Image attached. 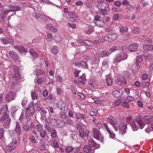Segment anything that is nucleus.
Masks as SVG:
<instances>
[{
	"label": "nucleus",
	"mask_w": 153,
	"mask_h": 153,
	"mask_svg": "<svg viewBox=\"0 0 153 153\" xmlns=\"http://www.w3.org/2000/svg\"><path fill=\"white\" fill-rule=\"evenodd\" d=\"M93 132L94 138L101 142L103 141V137L99 130L96 128H93Z\"/></svg>",
	"instance_id": "nucleus-1"
},
{
	"label": "nucleus",
	"mask_w": 153,
	"mask_h": 153,
	"mask_svg": "<svg viewBox=\"0 0 153 153\" xmlns=\"http://www.w3.org/2000/svg\"><path fill=\"white\" fill-rule=\"evenodd\" d=\"M127 124L126 122H122L119 124V129L120 133L124 134L126 132Z\"/></svg>",
	"instance_id": "nucleus-2"
},
{
	"label": "nucleus",
	"mask_w": 153,
	"mask_h": 153,
	"mask_svg": "<svg viewBox=\"0 0 153 153\" xmlns=\"http://www.w3.org/2000/svg\"><path fill=\"white\" fill-rule=\"evenodd\" d=\"M95 23L96 25L99 27H102L105 25V23L101 18L100 16L97 15L94 16Z\"/></svg>",
	"instance_id": "nucleus-3"
},
{
	"label": "nucleus",
	"mask_w": 153,
	"mask_h": 153,
	"mask_svg": "<svg viewBox=\"0 0 153 153\" xmlns=\"http://www.w3.org/2000/svg\"><path fill=\"white\" fill-rule=\"evenodd\" d=\"M108 121L111 125H115L118 123L117 119L112 116H110L107 118Z\"/></svg>",
	"instance_id": "nucleus-4"
},
{
	"label": "nucleus",
	"mask_w": 153,
	"mask_h": 153,
	"mask_svg": "<svg viewBox=\"0 0 153 153\" xmlns=\"http://www.w3.org/2000/svg\"><path fill=\"white\" fill-rule=\"evenodd\" d=\"M138 47V45L137 44L133 43L128 46V49L131 52H135L137 50Z\"/></svg>",
	"instance_id": "nucleus-5"
},
{
	"label": "nucleus",
	"mask_w": 153,
	"mask_h": 153,
	"mask_svg": "<svg viewBox=\"0 0 153 153\" xmlns=\"http://www.w3.org/2000/svg\"><path fill=\"white\" fill-rule=\"evenodd\" d=\"M98 7L99 9L101 10H110L109 5L105 2L102 3V4H100Z\"/></svg>",
	"instance_id": "nucleus-6"
},
{
	"label": "nucleus",
	"mask_w": 153,
	"mask_h": 153,
	"mask_svg": "<svg viewBox=\"0 0 153 153\" xmlns=\"http://www.w3.org/2000/svg\"><path fill=\"white\" fill-rule=\"evenodd\" d=\"M14 93L13 92H10L8 93L6 96L5 100L6 101L9 102L11 100H13Z\"/></svg>",
	"instance_id": "nucleus-7"
},
{
	"label": "nucleus",
	"mask_w": 153,
	"mask_h": 153,
	"mask_svg": "<svg viewBox=\"0 0 153 153\" xmlns=\"http://www.w3.org/2000/svg\"><path fill=\"white\" fill-rule=\"evenodd\" d=\"M88 143L89 145L92 147H96L97 148H99L100 145L99 144H97L94 140L93 138H90L88 140Z\"/></svg>",
	"instance_id": "nucleus-8"
},
{
	"label": "nucleus",
	"mask_w": 153,
	"mask_h": 153,
	"mask_svg": "<svg viewBox=\"0 0 153 153\" xmlns=\"http://www.w3.org/2000/svg\"><path fill=\"white\" fill-rule=\"evenodd\" d=\"M9 54L10 56L16 62L18 60V56L17 53L13 51H10Z\"/></svg>",
	"instance_id": "nucleus-9"
},
{
	"label": "nucleus",
	"mask_w": 153,
	"mask_h": 153,
	"mask_svg": "<svg viewBox=\"0 0 153 153\" xmlns=\"http://www.w3.org/2000/svg\"><path fill=\"white\" fill-rule=\"evenodd\" d=\"M15 131L17 135L19 136L21 134L22 131L21 129L20 126L18 122H16Z\"/></svg>",
	"instance_id": "nucleus-10"
},
{
	"label": "nucleus",
	"mask_w": 153,
	"mask_h": 153,
	"mask_svg": "<svg viewBox=\"0 0 153 153\" xmlns=\"http://www.w3.org/2000/svg\"><path fill=\"white\" fill-rule=\"evenodd\" d=\"M136 120L137 121V123L139 125L140 128V129L143 128L145 126V123L142 120L140 115L137 116V119H136Z\"/></svg>",
	"instance_id": "nucleus-11"
},
{
	"label": "nucleus",
	"mask_w": 153,
	"mask_h": 153,
	"mask_svg": "<svg viewBox=\"0 0 153 153\" xmlns=\"http://www.w3.org/2000/svg\"><path fill=\"white\" fill-rule=\"evenodd\" d=\"M13 47L15 49L18 50L21 53H26L27 50L25 48L22 46L19 45H15Z\"/></svg>",
	"instance_id": "nucleus-12"
},
{
	"label": "nucleus",
	"mask_w": 153,
	"mask_h": 153,
	"mask_svg": "<svg viewBox=\"0 0 153 153\" xmlns=\"http://www.w3.org/2000/svg\"><path fill=\"white\" fill-rule=\"evenodd\" d=\"M27 113L31 116H32L35 111L33 106H29L27 108Z\"/></svg>",
	"instance_id": "nucleus-13"
},
{
	"label": "nucleus",
	"mask_w": 153,
	"mask_h": 153,
	"mask_svg": "<svg viewBox=\"0 0 153 153\" xmlns=\"http://www.w3.org/2000/svg\"><path fill=\"white\" fill-rule=\"evenodd\" d=\"M1 40L5 45L8 44H12L13 43V40L11 39L10 38H1Z\"/></svg>",
	"instance_id": "nucleus-14"
},
{
	"label": "nucleus",
	"mask_w": 153,
	"mask_h": 153,
	"mask_svg": "<svg viewBox=\"0 0 153 153\" xmlns=\"http://www.w3.org/2000/svg\"><path fill=\"white\" fill-rule=\"evenodd\" d=\"M83 150L84 152L87 153H94V150L91 149L89 146L86 145L84 147Z\"/></svg>",
	"instance_id": "nucleus-15"
},
{
	"label": "nucleus",
	"mask_w": 153,
	"mask_h": 153,
	"mask_svg": "<svg viewBox=\"0 0 153 153\" xmlns=\"http://www.w3.org/2000/svg\"><path fill=\"white\" fill-rule=\"evenodd\" d=\"M143 48L144 50L146 51H149L152 50L153 46L151 44H144Z\"/></svg>",
	"instance_id": "nucleus-16"
},
{
	"label": "nucleus",
	"mask_w": 153,
	"mask_h": 153,
	"mask_svg": "<svg viewBox=\"0 0 153 153\" xmlns=\"http://www.w3.org/2000/svg\"><path fill=\"white\" fill-rule=\"evenodd\" d=\"M46 27L47 29H50L53 32H56L57 31V28L50 24H46Z\"/></svg>",
	"instance_id": "nucleus-17"
},
{
	"label": "nucleus",
	"mask_w": 153,
	"mask_h": 153,
	"mask_svg": "<svg viewBox=\"0 0 153 153\" xmlns=\"http://www.w3.org/2000/svg\"><path fill=\"white\" fill-rule=\"evenodd\" d=\"M117 83L120 85H123L124 84H127L126 80V79L123 77H121L118 80Z\"/></svg>",
	"instance_id": "nucleus-18"
},
{
	"label": "nucleus",
	"mask_w": 153,
	"mask_h": 153,
	"mask_svg": "<svg viewBox=\"0 0 153 153\" xmlns=\"http://www.w3.org/2000/svg\"><path fill=\"white\" fill-rule=\"evenodd\" d=\"M16 146L14 145L9 144L8 145L6 146V149L8 152L13 151L15 148Z\"/></svg>",
	"instance_id": "nucleus-19"
},
{
	"label": "nucleus",
	"mask_w": 153,
	"mask_h": 153,
	"mask_svg": "<svg viewBox=\"0 0 153 153\" xmlns=\"http://www.w3.org/2000/svg\"><path fill=\"white\" fill-rule=\"evenodd\" d=\"M11 121V119L10 118H8L7 119L4 121L3 125V126L5 128H9L10 127Z\"/></svg>",
	"instance_id": "nucleus-20"
},
{
	"label": "nucleus",
	"mask_w": 153,
	"mask_h": 153,
	"mask_svg": "<svg viewBox=\"0 0 153 153\" xmlns=\"http://www.w3.org/2000/svg\"><path fill=\"white\" fill-rule=\"evenodd\" d=\"M36 107L38 110L41 111L40 113L43 116L46 115V114L47 113V112L43 108L39 106H37Z\"/></svg>",
	"instance_id": "nucleus-21"
},
{
	"label": "nucleus",
	"mask_w": 153,
	"mask_h": 153,
	"mask_svg": "<svg viewBox=\"0 0 153 153\" xmlns=\"http://www.w3.org/2000/svg\"><path fill=\"white\" fill-rule=\"evenodd\" d=\"M22 127L23 129L26 131H29V132H30L29 131L30 129V126L26 123H23Z\"/></svg>",
	"instance_id": "nucleus-22"
},
{
	"label": "nucleus",
	"mask_w": 153,
	"mask_h": 153,
	"mask_svg": "<svg viewBox=\"0 0 153 153\" xmlns=\"http://www.w3.org/2000/svg\"><path fill=\"white\" fill-rule=\"evenodd\" d=\"M86 80L85 75L83 74L78 78V81L83 84H85V82Z\"/></svg>",
	"instance_id": "nucleus-23"
},
{
	"label": "nucleus",
	"mask_w": 153,
	"mask_h": 153,
	"mask_svg": "<svg viewBox=\"0 0 153 153\" xmlns=\"http://www.w3.org/2000/svg\"><path fill=\"white\" fill-rule=\"evenodd\" d=\"M77 42L78 43L80 44V45L83 44L86 45H88V43L89 42L88 40H83L81 39H79L77 40Z\"/></svg>",
	"instance_id": "nucleus-24"
},
{
	"label": "nucleus",
	"mask_w": 153,
	"mask_h": 153,
	"mask_svg": "<svg viewBox=\"0 0 153 153\" xmlns=\"http://www.w3.org/2000/svg\"><path fill=\"white\" fill-rule=\"evenodd\" d=\"M120 32L121 34L128 31V29L126 26H120Z\"/></svg>",
	"instance_id": "nucleus-25"
},
{
	"label": "nucleus",
	"mask_w": 153,
	"mask_h": 153,
	"mask_svg": "<svg viewBox=\"0 0 153 153\" xmlns=\"http://www.w3.org/2000/svg\"><path fill=\"white\" fill-rule=\"evenodd\" d=\"M151 116L150 115H145L143 116V119L144 121L147 123H149L151 121Z\"/></svg>",
	"instance_id": "nucleus-26"
},
{
	"label": "nucleus",
	"mask_w": 153,
	"mask_h": 153,
	"mask_svg": "<svg viewBox=\"0 0 153 153\" xmlns=\"http://www.w3.org/2000/svg\"><path fill=\"white\" fill-rule=\"evenodd\" d=\"M70 20L74 22L76 20V18L78 17L77 16L75 15L73 13H71L69 15Z\"/></svg>",
	"instance_id": "nucleus-27"
},
{
	"label": "nucleus",
	"mask_w": 153,
	"mask_h": 153,
	"mask_svg": "<svg viewBox=\"0 0 153 153\" xmlns=\"http://www.w3.org/2000/svg\"><path fill=\"white\" fill-rule=\"evenodd\" d=\"M8 118H10L8 116L7 113L4 112L2 117L0 119V121L1 123L3 122V121H5Z\"/></svg>",
	"instance_id": "nucleus-28"
},
{
	"label": "nucleus",
	"mask_w": 153,
	"mask_h": 153,
	"mask_svg": "<svg viewBox=\"0 0 153 153\" xmlns=\"http://www.w3.org/2000/svg\"><path fill=\"white\" fill-rule=\"evenodd\" d=\"M10 10V9H7V10H6V9H3L2 12L1 13L3 15L2 18L3 19H4V18L7 15L8 13L9 12H11V11Z\"/></svg>",
	"instance_id": "nucleus-29"
},
{
	"label": "nucleus",
	"mask_w": 153,
	"mask_h": 153,
	"mask_svg": "<svg viewBox=\"0 0 153 153\" xmlns=\"http://www.w3.org/2000/svg\"><path fill=\"white\" fill-rule=\"evenodd\" d=\"M120 46H113L109 48V50L111 52H114L117 50H120Z\"/></svg>",
	"instance_id": "nucleus-30"
},
{
	"label": "nucleus",
	"mask_w": 153,
	"mask_h": 153,
	"mask_svg": "<svg viewBox=\"0 0 153 153\" xmlns=\"http://www.w3.org/2000/svg\"><path fill=\"white\" fill-rule=\"evenodd\" d=\"M29 52L34 58H37L39 56L36 52L32 49H31L29 50Z\"/></svg>",
	"instance_id": "nucleus-31"
},
{
	"label": "nucleus",
	"mask_w": 153,
	"mask_h": 153,
	"mask_svg": "<svg viewBox=\"0 0 153 153\" xmlns=\"http://www.w3.org/2000/svg\"><path fill=\"white\" fill-rule=\"evenodd\" d=\"M107 84L108 86H111L112 84V79L107 75V77L106 79Z\"/></svg>",
	"instance_id": "nucleus-32"
},
{
	"label": "nucleus",
	"mask_w": 153,
	"mask_h": 153,
	"mask_svg": "<svg viewBox=\"0 0 153 153\" xmlns=\"http://www.w3.org/2000/svg\"><path fill=\"white\" fill-rule=\"evenodd\" d=\"M121 60H122V56L120 55H117L114 58V62L116 64L120 62Z\"/></svg>",
	"instance_id": "nucleus-33"
},
{
	"label": "nucleus",
	"mask_w": 153,
	"mask_h": 153,
	"mask_svg": "<svg viewBox=\"0 0 153 153\" xmlns=\"http://www.w3.org/2000/svg\"><path fill=\"white\" fill-rule=\"evenodd\" d=\"M107 37L112 40H114L117 38L116 35L114 34H109L107 36Z\"/></svg>",
	"instance_id": "nucleus-34"
},
{
	"label": "nucleus",
	"mask_w": 153,
	"mask_h": 153,
	"mask_svg": "<svg viewBox=\"0 0 153 153\" xmlns=\"http://www.w3.org/2000/svg\"><path fill=\"white\" fill-rule=\"evenodd\" d=\"M58 48L57 46H53L51 50L52 53L54 55L57 54L58 52Z\"/></svg>",
	"instance_id": "nucleus-35"
},
{
	"label": "nucleus",
	"mask_w": 153,
	"mask_h": 153,
	"mask_svg": "<svg viewBox=\"0 0 153 153\" xmlns=\"http://www.w3.org/2000/svg\"><path fill=\"white\" fill-rule=\"evenodd\" d=\"M13 71L16 76H19L18 69L16 66L15 65H13Z\"/></svg>",
	"instance_id": "nucleus-36"
},
{
	"label": "nucleus",
	"mask_w": 153,
	"mask_h": 153,
	"mask_svg": "<svg viewBox=\"0 0 153 153\" xmlns=\"http://www.w3.org/2000/svg\"><path fill=\"white\" fill-rule=\"evenodd\" d=\"M74 150L73 148L69 146L66 147L65 149V151L67 153H71Z\"/></svg>",
	"instance_id": "nucleus-37"
},
{
	"label": "nucleus",
	"mask_w": 153,
	"mask_h": 153,
	"mask_svg": "<svg viewBox=\"0 0 153 153\" xmlns=\"http://www.w3.org/2000/svg\"><path fill=\"white\" fill-rule=\"evenodd\" d=\"M135 121L134 120H133L132 123L131 124V127L133 130L135 131L137 130L138 127L137 126L136 124H135Z\"/></svg>",
	"instance_id": "nucleus-38"
},
{
	"label": "nucleus",
	"mask_w": 153,
	"mask_h": 153,
	"mask_svg": "<svg viewBox=\"0 0 153 153\" xmlns=\"http://www.w3.org/2000/svg\"><path fill=\"white\" fill-rule=\"evenodd\" d=\"M126 9L129 11L133 10L134 7V6L129 4L128 5L126 6Z\"/></svg>",
	"instance_id": "nucleus-39"
},
{
	"label": "nucleus",
	"mask_w": 153,
	"mask_h": 153,
	"mask_svg": "<svg viewBox=\"0 0 153 153\" xmlns=\"http://www.w3.org/2000/svg\"><path fill=\"white\" fill-rule=\"evenodd\" d=\"M45 128L46 130L48 132H50L51 130V128L49 124L48 123H45Z\"/></svg>",
	"instance_id": "nucleus-40"
},
{
	"label": "nucleus",
	"mask_w": 153,
	"mask_h": 153,
	"mask_svg": "<svg viewBox=\"0 0 153 153\" xmlns=\"http://www.w3.org/2000/svg\"><path fill=\"white\" fill-rule=\"evenodd\" d=\"M113 95L115 97H117L120 95V92L118 90H115L112 93Z\"/></svg>",
	"instance_id": "nucleus-41"
},
{
	"label": "nucleus",
	"mask_w": 153,
	"mask_h": 153,
	"mask_svg": "<svg viewBox=\"0 0 153 153\" xmlns=\"http://www.w3.org/2000/svg\"><path fill=\"white\" fill-rule=\"evenodd\" d=\"M80 63L81 64V68H88L87 62L83 61L80 62Z\"/></svg>",
	"instance_id": "nucleus-42"
},
{
	"label": "nucleus",
	"mask_w": 153,
	"mask_h": 153,
	"mask_svg": "<svg viewBox=\"0 0 153 153\" xmlns=\"http://www.w3.org/2000/svg\"><path fill=\"white\" fill-rule=\"evenodd\" d=\"M21 7L18 6H14L13 9H10L11 12H15L19 10H20Z\"/></svg>",
	"instance_id": "nucleus-43"
},
{
	"label": "nucleus",
	"mask_w": 153,
	"mask_h": 153,
	"mask_svg": "<svg viewBox=\"0 0 153 153\" xmlns=\"http://www.w3.org/2000/svg\"><path fill=\"white\" fill-rule=\"evenodd\" d=\"M79 132L80 136L82 137H83L84 136V132L83 129L82 128H79Z\"/></svg>",
	"instance_id": "nucleus-44"
},
{
	"label": "nucleus",
	"mask_w": 153,
	"mask_h": 153,
	"mask_svg": "<svg viewBox=\"0 0 153 153\" xmlns=\"http://www.w3.org/2000/svg\"><path fill=\"white\" fill-rule=\"evenodd\" d=\"M42 129L43 128L41 125L39 124L37 125L35 127V129L39 132L41 131Z\"/></svg>",
	"instance_id": "nucleus-45"
},
{
	"label": "nucleus",
	"mask_w": 153,
	"mask_h": 153,
	"mask_svg": "<svg viewBox=\"0 0 153 153\" xmlns=\"http://www.w3.org/2000/svg\"><path fill=\"white\" fill-rule=\"evenodd\" d=\"M57 132L56 130L53 129L51 130V136L53 138H55L57 136Z\"/></svg>",
	"instance_id": "nucleus-46"
},
{
	"label": "nucleus",
	"mask_w": 153,
	"mask_h": 153,
	"mask_svg": "<svg viewBox=\"0 0 153 153\" xmlns=\"http://www.w3.org/2000/svg\"><path fill=\"white\" fill-rule=\"evenodd\" d=\"M122 105L124 108H128L129 107V105L128 102L126 101L125 100L124 102L121 104Z\"/></svg>",
	"instance_id": "nucleus-47"
},
{
	"label": "nucleus",
	"mask_w": 153,
	"mask_h": 153,
	"mask_svg": "<svg viewBox=\"0 0 153 153\" xmlns=\"http://www.w3.org/2000/svg\"><path fill=\"white\" fill-rule=\"evenodd\" d=\"M103 126L105 128V129L106 131H107L108 133L109 134L111 131H110V129H109L107 124L106 123H103Z\"/></svg>",
	"instance_id": "nucleus-48"
},
{
	"label": "nucleus",
	"mask_w": 153,
	"mask_h": 153,
	"mask_svg": "<svg viewBox=\"0 0 153 153\" xmlns=\"http://www.w3.org/2000/svg\"><path fill=\"white\" fill-rule=\"evenodd\" d=\"M39 132L40 136L43 138H44L46 136L47 134L46 131L44 130L42 131H40Z\"/></svg>",
	"instance_id": "nucleus-49"
},
{
	"label": "nucleus",
	"mask_w": 153,
	"mask_h": 153,
	"mask_svg": "<svg viewBox=\"0 0 153 153\" xmlns=\"http://www.w3.org/2000/svg\"><path fill=\"white\" fill-rule=\"evenodd\" d=\"M45 73V72L43 70H41L38 69L37 70L36 74L37 75H44Z\"/></svg>",
	"instance_id": "nucleus-50"
},
{
	"label": "nucleus",
	"mask_w": 153,
	"mask_h": 153,
	"mask_svg": "<svg viewBox=\"0 0 153 153\" xmlns=\"http://www.w3.org/2000/svg\"><path fill=\"white\" fill-rule=\"evenodd\" d=\"M64 123L68 125H72L73 124V121L71 120L68 119L64 122Z\"/></svg>",
	"instance_id": "nucleus-51"
},
{
	"label": "nucleus",
	"mask_w": 153,
	"mask_h": 153,
	"mask_svg": "<svg viewBox=\"0 0 153 153\" xmlns=\"http://www.w3.org/2000/svg\"><path fill=\"white\" fill-rule=\"evenodd\" d=\"M60 109L62 111H66L67 110V107H65V105L64 103H63Z\"/></svg>",
	"instance_id": "nucleus-52"
},
{
	"label": "nucleus",
	"mask_w": 153,
	"mask_h": 153,
	"mask_svg": "<svg viewBox=\"0 0 153 153\" xmlns=\"http://www.w3.org/2000/svg\"><path fill=\"white\" fill-rule=\"evenodd\" d=\"M31 97L33 100H36L37 99L38 96L37 94L33 92L31 93Z\"/></svg>",
	"instance_id": "nucleus-53"
},
{
	"label": "nucleus",
	"mask_w": 153,
	"mask_h": 153,
	"mask_svg": "<svg viewBox=\"0 0 153 153\" xmlns=\"http://www.w3.org/2000/svg\"><path fill=\"white\" fill-rule=\"evenodd\" d=\"M140 5L138 4L135 6V10L136 12L138 13L140 12Z\"/></svg>",
	"instance_id": "nucleus-54"
},
{
	"label": "nucleus",
	"mask_w": 153,
	"mask_h": 153,
	"mask_svg": "<svg viewBox=\"0 0 153 153\" xmlns=\"http://www.w3.org/2000/svg\"><path fill=\"white\" fill-rule=\"evenodd\" d=\"M29 138L30 139L32 143H36V140L34 136L33 135H31L30 136Z\"/></svg>",
	"instance_id": "nucleus-55"
},
{
	"label": "nucleus",
	"mask_w": 153,
	"mask_h": 153,
	"mask_svg": "<svg viewBox=\"0 0 153 153\" xmlns=\"http://www.w3.org/2000/svg\"><path fill=\"white\" fill-rule=\"evenodd\" d=\"M85 118V117L84 115L80 113L78 114V115L76 117V118L77 119H79L80 118H82V119H84Z\"/></svg>",
	"instance_id": "nucleus-56"
},
{
	"label": "nucleus",
	"mask_w": 153,
	"mask_h": 153,
	"mask_svg": "<svg viewBox=\"0 0 153 153\" xmlns=\"http://www.w3.org/2000/svg\"><path fill=\"white\" fill-rule=\"evenodd\" d=\"M134 100V98L132 97L129 96L126 99V101H127L128 103L129 102L133 100Z\"/></svg>",
	"instance_id": "nucleus-57"
},
{
	"label": "nucleus",
	"mask_w": 153,
	"mask_h": 153,
	"mask_svg": "<svg viewBox=\"0 0 153 153\" xmlns=\"http://www.w3.org/2000/svg\"><path fill=\"white\" fill-rule=\"evenodd\" d=\"M122 100L120 98L119 99H118L116 101H115V102H114V105H119L120 103L122 102Z\"/></svg>",
	"instance_id": "nucleus-58"
},
{
	"label": "nucleus",
	"mask_w": 153,
	"mask_h": 153,
	"mask_svg": "<svg viewBox=\"0 0 153 153\" xmlns=\"http://www.w3.org/2000/svg\"><path fill=\"white\" fill-rule=\"evenodd\" d=\"M112 10L113 11L117 12H120L121 11V10L119 8H117L115 7H112Z\"/></svg>",
	"instance_id": "nucleus-59"
},
{
	"label": "nucleus",
	"mask_w": 153,
	"mask_h": 153,
	"mask_svg": "<svg viewBox=\"0 0 153 153\" xmlns=\"http://www.w3.org/2000/svg\"><path fill=\"white\" fill-rule=\"evenodd\" d=\"M42 18L43 19H44L45 20H47L48 19L52 21V20H54V21H55L54 19H51L50 17H49V16H42Z\"/></svg>",
	"instance_id": "nucleus-60"
},
{
	"label": "nucleus",
	"mask_w": 153,
	"mask_h": 153,
	"mask_svg": "<svg viewBox=\"0 0 153 153\" xmlns=\"http://www.w3.org/2000/svg\"><path fill=\"white\" fill-rule=\"evenodd\" d=\"M148 78V75L146 74H143L142 76V79L143 80H147Z\"/></svg>",
	"instance_id": "nucleus-61"
},
{
	"label": "nucleus",
	"mask_w": 153,
	"mask_h": 153,
	"mask_svg": "<svg viewBox=\"0 0 153 153\" xmlns=\"http://www.w3.org/2000/svg\"><path fill=\"white\" fill-rule=\"evenodd\" d=\"M4 130L3 128H0V138H2L4 136Z\"/></svg>",
	"instance_id": "nucleus-62"
},
{
	"label": "nucleus",
	"mask_w": 153,
	"mask_h": 153,
	"mask_svg": "<svg viewBox=\"0 0 153 153\" xmlns=\"http://www.w3.org/2000/svg\"><path fill=\"white\" fill-rule=\"evenodd\" d=\"M121 2L120 1H117L114 2V5L117 7H120L121 5Z\"/></svg>",
	"instance_id": "nucleus-63"
},
{
	"label": "nucleus",
	"mask_w": 153,
	"mask_h": 153,
	"mask_svg": "<svg viewBox=\"0 0 153 153\" xmlns=\"http://www.w3.org/2000/svg\"><path fill=\"white\" fill-rule=\"evenodd\" d=\"M47 37L48 41H51L53 40V38L52 37L51 34L47 33Z\"/></svg>",
	"instance_id": "nucleus-64"
}]
</instances>
